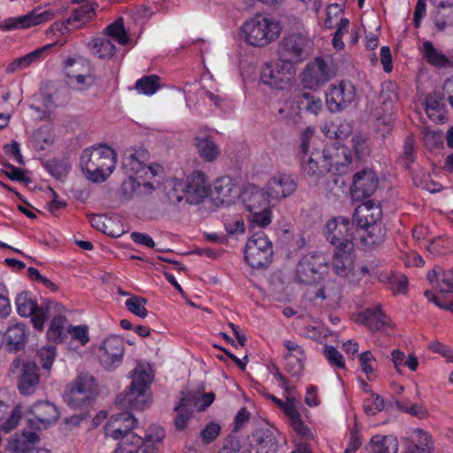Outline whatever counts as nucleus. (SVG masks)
Instances as JSON below:
<instances>
[{"label": "nucleus", "mask_w": 453, "mask_h": 453, "mask_svg": "<svg viewBox=\"0 0 453 453\" xmlns=\"http://www.w3.org/2000/svg\"><path fill=\"white\" fill-rule=\"evenodd\" d=\"M313 132L306 128L301 136V167L303 174L318 183L323 180L331 171L330 148H316L310 146Z\"/></svg>", "instance_id": "obj_1"}, {"label": "nucleus", "mask_w": 453, "mask_h": 453, "mask_svg": "<svg viewBox=\"0 0 453 453\" xmlns=\"http://www.w3.org/2000/svg\"><path fill=\"white\" fill-rule=\"evenodd\" d=\"M82 171L93 182H103L113 172L116 165V152L104 144L87 148L81 156Z\"/></svg>", "instance_id": "obj_2"}, {"label": "nucleus", "mask_w": 453, "mask_h": 453, "mask_svg": "<svg viewBox=\"0 0 453 453\" xmlns=\"http://www.w3.org/2000/svg\"><path fill=\"white\" fill-rule=\"evenodd\" d=\"M245 42L253 47H264L279 38L280 23L273 18L258 14L242 27Z\"/></svg>", "instance_id": "obj_3"}, {"label": "nucleus", "mask_w": 453, "mask_h": 453, "mask_svg": "<svg viewBox=\"0 0 453 453\" xmlns=\"http://www.w3.org/2000/svg\"><path fill=\"white\" fill-rule=\"evenodd\" d=\"M328 270V260L323 253L309 252L296 265L295 281L302 285L317 286L325 281Z\"/></svg>", "instance_id": "obj_4"}, {"label": "nucleus", "mask_w": 453, "mask_h": 453, "mask_svg": "<svg viewBox=\"0 0 453 453\" xmlns=\"http://www.w3.org/2000/svg\"><path fill=\"white\" fill-rule=\"evenodd\" d=\"M207 195L205 174L198 171L188 175L185 182L176 181L173 190L168 193V197L172 202L180 203L185 199L188 203L198 204Z\"/></svg>", "instance_id": "obj_5"}, {"label": "nucleus", "mask_w": 453, "mask_h": 453, "mask_svg": "<svg viewBox=\"0 0 453 453\" xmlns=\"http://www.w3.org/2000/svg\"><path fill=\"white\" fill-rule=\"evenodd\" d=\"M132 382L124 400L134 410H144L150 405V400L146 396V390L153 380L151 369L138 363L133 370Z\"/></svg>", "instance_id": "obj_6"}, {"label": "nucleus", "mask_w": 453, "mask_h": 453, "mask_svg": "<svg viewBox=\"0 0 453 453\" xmlns=\"http://www.w3.org/2000/svg\"><path fill=\"white\" fill-rule=\"evenodd\" d=\"M273 243L262 230L254 232L248 240L244 258L252 268L267 267L273 258Z\"/></svg>", "instance_id": "obj_7"}, {"label": "nucleus", "mask_w": 453, "mask_h": 453, "mask_svg": "<svg viewBox=\"0 0 453 453\" xmlns=\"http://www.w3.org/2000/svg\"><path fill=\"white\" fill-rule=\"evenodd\" d=\"M15 303L19 315L25 318L31 317L34 327L39 331L43 329L50 309L54 308L58 311L62 309V305L55 302H48L46 306H39L36 299L27 291L17 296Z\"/></svg>", "instance_id": "obj_8"}, {"label": "nucleus", "mask_w": 453, "mask_h": 453, "mask_svg": "<svg viewBox=\"0 0 453 453\" xmlns=\"http://www.w3.org/2000/svg\"><path fill=\"white\" fill-rule=\"evenodd\" d=\"M311 40L307 34L293 33L281 39L278 45V56L280 60L292 64L302 63L309 56Z\"/></svg>", "instance_id": "obj_9"}, {"label": "nucleus", "mask_w": 453, "mask_h": 453, "mask_svg": "<svg viewBox=\"0 0 453 453\" xmlns=\"http://www.w3.org/2000/svg\"><path fill=\"white\" fill-rule=\"evenodd\" d=\"M295 75V66L279 58L276 62L264 65L260 80L271 88L282 90L293 85Z\"/></svg>", "instance_id": "obj_10"}, {"label": "nucleus", "mask_w": 453, "mask_h": 453, "mask_svg": "<svg viewBox=\"0 0 453 453\" xmlns=\"http://www.w3.org/2000/svg\"><path fill=\"white\" fill-rule=\"evenodd\" d=\"M381 209L375 206L371 202H366L358 205L352 216V223L360 228H365L371 238L372 244L380 243L383 239L380 228L377 222L381 217Z\"/></svg>", "instance_id": "obj_11"}, {"label": "nucleus", "mask_w": 453, "mask_h": 453, "mask_svg": "<svg viewBox=\"0 0 453 453\" xmlns=\"http://www.w3.org/2000/svg\"><path fill=\"white\" fill-rule=\"evenodd\" d=\"M10 371L19 372L18 389L21 395H31L35 392L40 383L39 368L35 362H23L16 357L11 364Z\"/></svg>", "instance_id": "obj_12"}, {"label": "nucleus", "mask_w": 453, "mask_h": 453, "mask_svg": "<svg viewBox=\"0 0 453 453\" xmlns=\"http://www.w3.org/2000/svg\"><path fill=\"white\" fill-rule=\"evenodd\" d=\"M357 99L356 87L348 81L330 85L326 94V104L329 111L337 113L349 107Z\"/></svg>", "instance_id": "obj_13"}, {"label": "nucleus", "mask_w": 453, "mask_h": 453, "mask_svg": "<svg viewBox=\"0 0 453 453\" xmlns=\"http://www.w3.org/2000/svg\"><path fill=\"white\" fill-rule=\"evenodd\" d=\"M334 76V68L323 58H316L305 65L301 73V81L304 88L317 89Z\"/></svg>", "instance_id": "obj_14"}, {"label": "nucleus", "mask_w": 453, "mask_h": 453, "mask_svg": "<svg viewBox=\"0 0 453 453\" xmlns=\"http://www.w3.org/2000/svg\"><path fill=\"white\" fill-rule=\"evenodd\" d=\"M125 342L122 338L111 335L105 338L99 346V360L107 371H114L123 361Z\"/></svg>", "instance_id": "obj_15"}, {"label": "nucleus", "mask_w": 453, "mask_h": 453, "mask_svg": "<svg viewBox=\"0 0 453 453\" xmlns=\"http://www.w3.org/2000/svg\"><path fill=\"white\" fill-rule=\"evenodd\" d=\"M33 418L27 420V426L33 430L46 429L59 418L58 407L49 401H38L28 409Z\"/></svg>", "instance_id": "obj_16"}, {"label": "nucleus", "mask_w": 453, "mask_h": 453, "mask_svg": "<svg viewBox=\"0 0 453 453\" xmlns=\"http://www.w3.org/2000/svg\"><path fill=\"white\" fill-rule=\"evenodd\" d=\"M349 226V219L344 217L330 219L325 226L324 234L326 240L336 248L353 249Z\"/></svg>", "instance_id": "obj_17"}, {"label": "nucleus", "mask_w": 453, "mask_h": 453, "mask_svg": "<svg viewBox=\"0 0 453 453\" xmlns=\"http://www.w3.org/2000/svg\"><path fill=\"white\" fill-rule=\"evenodd\" d=\"M53 18L54 12L52 11L35 8L26 15L8 18L3 20L0 27L6 31L25 29L49 21Z\"/></svg>", "instance_id": "obj_18"}, {"label": "nucleus", "mask_w": 453, "mask_h": 453, "mask_svg": "<svg viewBox=\"0 0 453 453\" xmlns=\"http://www.w3.org/2000/svg\"><path fill=\"white\" fill-rule=\"evenodd\" d=\"M379 179L373 170L357 172L352 180L350 195L353 200L361 201L370 197L377 189Z\"/></svg>", "instance_id": "obj_19"}, {"label": "nucleus", "mask_w": 453, "mask_h": 453, "mask_svg": "<svg viewBox=\"0 0 453 453\" xmlns=\"http://www.w3.org/2000/svg\"><path fill=\"white\" fill-rule=\"evenodd\" d=\"M357 322L365 326L371 332H385L393 329L391 319L382 311L380 304L366 308L357 315Z\"/></svg>", "instance_id": "obj_20"}, {"label": "nucleus", "mask_w": 453, "mask_h": 453, "mask_svg": "<svg viewBox=\"0 0 453 453\" xmlns=\"http://www.w3.org/2000/svg\"><path fill=\"white\" fill-rule=\"evenodd\" d=\"M137 424L138 421L132 413L121 412L111 415L104 427L105 435L114 440L119 439L127 433H134L132 430Z\"/></svg>", "instance_id": "obj_21"}, {"label": "nucleus", "mask_w": 453, "mask_h": 453, "mask_svg": "<svg viewBox=\"0 0 453 453\" xmlns=\"http://www.w3.org/2000/svg\"><path fill=\"white\" fill-rule=\"evenodd\" d=\"M147 151L142 150L134 153L125 154L122 162V168L128 177L142 178V174L150 173L152 176L156 175V171L151 165H147Z\"/></svg>", "instance_id": "obj_22"}, {"label": "nucleus", "mask_w": 453, "mask_h": 453, "mask_svg": "<svg viewBox=\"0 0 453 453\" xmlns=\"http://www.w3.org/2000/svg\"><path fill=\"white\" fill-rule=\"evenodd\" d=\"M296 182L291 175L276 174L268 180L267 196L275 200L286 198L296 191Z\"/></svg>", "instance_id": "obj_23"}, {"label": "nucleus", "mask_w": 453, "mask_h": 453, "mask_svg": "<svg viewBox=\"0 0 453 453\" xmlns=\"http://www.w3.org/2000/svg\"><path fill=\"white\" fill-rule=\"evenodd\" d=\"M288 353L285 356V369L295 377H300L306 359L304 349L294 341L287 340L283 342Z\"/></svg>", "instance_id": "obj_24"}, {"label": "nucleus", "mask_w": 453, "mask_h": 453, "mask_svg": "<svg viewBox=\"0 0 453 453\" xmlns=\"http://www.w3.org/2000/svg\"><path fill=\"white\" fill-rule=\"evenodd\" d=\"M39 441L40 437L35 430H24L21 434H16L10 438L8 448L15 453H35Z\"/></svg>", "instance_id": "obj_25"}, {"label": "nucleus", "mask_w": 453, "mask_h": 453, "mask_svg": "<svg viewBox=\"0 0 453 453\" xmlns=\"http://www.w3.org/2000/svg\"><path fill=\"white\" fill-rule=\"evenodd\" d=\"M214 193L222 204L229 205L239 196L240 188L231 177L222 176L214 183Z\"/></svg>", "instance_id": "obj_26"}, {"label": "nucleus", "mask_w": 453, "mask_h": 453, "mask_svg": "<svg viewBox=\"0 0 453 453\" xmlns=\"http://www.w3.org/2000/svg\"><path fill=\"white\" fill-rule=\"evenodd\" d=\"M257 453H277L278 441L273 430L261 428L255 430L252 434Z\"/></svg>", "instance_id": "obj_27"}, {"label": "nucleus", "mask_w": 453, "mask_h": 453, "mask_svg": "<svg viewBox=\"0 0 453 453\" xmlns=\"http://www.w3.org/2000/svg\"><path fill=\"white\" fill-rule=\"evenodd\" d=\"M138 179L137 177H128L122 182L121 194L125 199L148 196L153 192L154 186L150 181L141 183Z\"/></svg>", "instance_id": "obj_28"}, {"label": "nucleus", "mask_w": 453, "mask_h": 453, "mask_svg": "<svg viewBox=\"0 0 453 453\" xmlns=\"http://www.w3.org/2000/svg\"><path fill=\"white\" fill-rule=\"evenodd\" d=\"M331 171L338 175L348 173L352 162L350 150L346 146L334 147L330 149Z\"/></svg>", "instance_id": "obj_29"}, {"label": "nucleus", "mask_w": 453, "mask_h": 453, "mask_svg": "<svg viewBox=\"0 0 453 453\" xmlns=\"http://www.w3.org/2000/svg\"><path fill=\"white\" fill-rule=\"evenodd\" d=\"M352 251L353 249L336 248L333 258V268L336 274L344 277L351 272L354 265Z\"/></svg>", "instance_id": "obj_30"}, {"label": "nucleus", "mask_w": 453, "mask_h": 453, "mask_svg": "<svg viewBox=\"0 0 453 453\" xmlns=\"http://www.w3.org/2000/svg\"><path fill=\"white\" fill-rule=\"evenodd\" d=\"M427 280L430 283H436L441 293H453V267L444 270L440 265H436L427 273Z\"/></svg>", "instance_id": "obj_31"}, {"label": "nucleus", "mask_w": 453, "mask_h": 453, "mask_svg": "<svg viewBox=\"0 0 453 453\" xmlns=\"http://www.w3.org/2000/svg\"><path fill=\"white\" fill-rule=\"evenodd\" d=\"M242 202L245 208L250 212L267 208L268 200L262 189L255 185H250L247 187L242 193Z\"/></svg>", "instance_id": "obj_32"}, {"label": "nucleus", "mask_w": 453, "mask_h": 453, "mask_svg": "<svg viewBox=\"0 0 453 453\" xmlns=\"http://www.w3.org/2000/svg\"><path fill=\"white\" fill-rule=\"evenodd\" d=\"M57 42L47 44L41 47L25 56L14 59L6 66V72L9 73H15L19 70H23L29 66L32 63L39 60L42 54L48 51L50 49L56 47Z\"/></svg>", "instance_id": "obj_33"}, {"label": "nucleus", "mask_w": 453, "mask_h": 453, "mask_svg": "<svg viewBox=\"0 0 453 453\" xmlns=\"http://www.w3.org/2000/svg\"><path fill=\"white\" fill-rule=\"evenodd\" d=\"M6 347L11 351L22 349L27 342V333L23 324H16L7 328L4 335Z\"/></svg>", "instance_id": "obj_34"}, {"label": "nucleus", "mask_w": 453, "mask_h": 453, "mask_svg": "<svg viewBox=\"0 0 453 453\" xmlns=\"http://www.w3.org/2000/svg\"><path fill=\"white\" fill-rule=\"evenodd\" d=\"M294 103L300 111L317 115L322 109V101L310 92H300L294 97Z\"/></svg>", "instance_id": "obj_35"}, {"label": "nucleus", "mask_w": 453, "mask_h": 453, "mask_svg": "<svg viewBox=\"0 0 453 453\" xmlns=\"http://www.w3.org/2000/svg\"><path fill=\"white\" fill-rule=\"evenodd\" d=\"M96 395L82 391L74 387H70L69 390L65 392V400L73 408H87L90 406L92 401L95 399Z\"/></svg>", "instance_id": "obj_36"}, {"label": "nucleus", "mask_w": 453, "mask_h": 453, "mask_svg": "<svg viewBox=\"0 0 453 453\" xmlns=\"http://www.w3.org/2000/svg\"><path fill=\"white\" fill-rule=\"evenodd\" d=\"M370 446L374 453H397L399 443L393 435L377 434L372 438Z\"/></svg>", "instance_id": "obj_37"}, {"label": "nucleus", "mask_w": 453, "mask_h": 453, "mask_svg": "<svg viewBox=\"0 0 453 453\" xmlns=\"http://www.w3.org/2000/svg\"><path fill=\"white\" fill-rule=\"evenodd\" d=\"M165 437V431L158 426L150 427L149 433L142 438V453H157V444Z\"/></svg>", "instance_id": "obj_38"}, {"label": "nucleus", "mask_w": 453, "mask_h": 453, "mask_svg": "<svg viewBox=\"0 0 453 453\" xmlns=\"http://www.w3.org/2000/svg\"><path fill=\"white\" fill-rule=\"evenodd\" d=\"M196 146L200 157L207 161H214L220 154L219 147L208 136L196 138Z\"/></svg>", "instance_id": "obj_39"}, {"label": "nucleus", "mask_w": 453, "mask_h": 453, "mask_svg": "<svg viewBox=\"0 0 453 453\" xmlns=\"http://www.w3.org/2000/svg\"><path fill=\"white\" fill-rule=\"evenodd\" d=\"M115 453H136L142 448V438L134 433H127L119 439Z\"/></svg>", "instance_id": "obj_40"}, {"label": "nucleus", "mask_w": 453, "mask_h": 453, "mask_svg": "<svg viewBox=\"0 0 453 453\" xmlns=\"http://www.w3.org/2000/svg\"><path fill=\"white\" fill-rule=\"evenodd\" d=\"M96 3H87L73 12L71 16L66 19L67 24H73L75 22H81L85 24L90 21L96 15Z\"/></svg>", "instance_id": "obj_41"}, {"label": "nucleus", "mask_w": 453, "mask_h": 453, "mask_svg": "<svg viewBox=\"0 0 453 453\" xmlns=\"http://www.w3.org/2000/svg\"><path fill=\"white\" fill-rule=\"evenodd\" d=\"M423 54L427 63L436 67H445L449 64L448 58L438 51L429 41L423 42Z\"/></svg>", "instance_id": "obj_42"}, {"label": "nucleus", "mask_w": 453, "mask_h": 453, "mask_svg": "<svg viewBox=\"0 0 453 453\" xmlns=\"http://www.w3.org/2000/svg\"><path fill=\"white\" fill-rule=\"evenodd\" d=\"M215 400V394L209 392L205 394L189 393L184 397V404L190 403L199 411H205Z\"/></svg>", "instance_id": "obj_43"}, {"label": "nucleus", "mask_w": 453, "mask_h": 453, "mask_svg": "<svg viewBox=\"0 0 453 453\" xmlns=\"http://www.w3.org/2000/svg\"><path fill=\"white\" fill-rule=\"evenodd\" d=\"M160 88L159 77L155 74L145 75L141 79L137 80L134 85V88L139 94L146 96H151L157 92Z\"/></svg>", "instance_id": "obj_44"}, {"label": "nucleus", "mask_w": 453, "mask_h": 453, "mask_svg": "<svg viewBox=\"0 0 453 453\" xmlns=\"http://www.w3.org/2000/svg\"><path fill=\"white\" fill-rule=\"evenodd\" d=\"M106 33L121 45H126L129 42V37L124 27L123 18H119L110 24L106 27Z\"/></svg>", "instance_id": "obj_45"}, {"label": "nucleus", "mask_w": 453, "mask_h": 453, "mask_svg": "<svg viewBox=\"0 0 453 453\" xmlns=\"http://www.w3.org/2000/svg\"><path fill=\"white\" fill-rule=\"evenodd\" d=\"M188 403L189 404H184V397H182L180 404L175 407L177 416L174 423L179 430L186 428L187 423L195 410V407L190 403Z\"/></svg>", "instance_id": "obj_46"}, {"label": "nucleus", "mask_w": 453, "mask_h": 453, "mask_svg": "<svg viewBox=\"0 0 453 453\" xmlns=\"http://www.w3.org/2000/svg\"><path fill=\"white\" fill-rule=\"evenodd\" d=\"M95 54L99 58H111L116 51L115 45L105 38H98L94 41Z\"/></svg>", "instance_id": "obj_47"}, {"label": "nucleus", "mask_w": 453, "mask_h": 453, "mask_svg": "<svg viewBox=\"0 0 453 453\" xmlns=\"http://www.w3.org/2000/svg\"><path fill=\"white\" fill-rule=\"evenodd\" d=\"M251 228L265 227L272 222L271 210L268 208H263L250 211V217Z\"/></svg>", "instance_id": "obj_48"}, {"label": "nucleus", "mask_w": 453, "mask_h": 453, "mask_svg": "<svg viewBox=\"0 0 453 453\" xmlns=\"http://www.w3.org/2000/svg\"><path fill=\"white\" fill-rule=\"evenodd\" d=\"M147 300L139 296H132L126 300V306L129 311L140 318H145L148 315V311L145 308Z\"/></svg>", "instance_id": "obj_49"}, {"label": "nucleus", "mask_w": 453, "mask_h": 453, "mask_svg": "<svg viewBox=\"0 0 453 453\" xmlns=\"http://www.w3.org/2000/svg\"><path fill=\"white\" fill-rule=\"evenodd\" d=\"M65 318L62 315L55 316L50 323V328L47 331V336L51 341L62 340L64 334V324Z\"/></svg>", "instance_id": "obj_50"}, {"label": "nucleus", "mask_w": 453, "mask_h": 453, "mask_svg": "<svg viewBox=\"0 0 453 453\" xmlns=\"http://www.w3.org/2000/svg\"><path fill=\"white\" fill-rule=\"evenodd\" d=\"M72 387L96 395V385L93 376L88 373L80 374L73 382Z\"/></svg>", "instance_id": "obj_51"}, {"label": "nucleus", "mask_w": 453, "mask_h": 453, "mask_svg": "<svg viewBox=\"0 0 453 453\" xmlns=\"http://www.w3.org/2000/svg\"><path fill=\"white\" fill-rule=\"evenodd\" d=\"M221 426L216 422L208 423L200 433V438L203 444L207 445L214 441L220 434Z\"/></svg>", "instance_id": "obj_52"}, {"label": "nucleus", "mask_w": 453, "mask_h": 453, "mask_svg": "<svg viewBox=\"0 0 453 453\" xmlns=\"http://www.w3.org/2000/svg\"><path fill=\"white\" fill-rule=\"evenodd\" d=\"M106 222L107 219L101 215H93L90 218L91 226L109 236L119 237L124 233V230L120 228L118 231H108V224Z\"/></svg>", "instance_id": "obj_53"}, {"label": "nucleus", "mask_w": 453, "mask_h": 453, "mask_svg": "<svg viewBox=\"0 0 453 453\" xmlns=\"http://www.w3.org/2000/svg\"><path fill=\"white\" fill-rule=\"evenodd\" d=\"M393 127V116L391 112H388L380 116L375 120V131L382 137L388 135Z\"/></svg>", "instance_id": "obj_54"}, {"label": "nucleus", "mask_w": 453, "mask_h": 453, "mask_svg": "<svg viewBox=\"0 0 453 453\" xmlns=\"http://www.w3.org/2000/svg\"><path fill=\"white\" fill-rule=\"evenodd\" d=\"M22 416V407L19 404L16 405L13 410L12 411L11 415L9 418L1 425V429L4 433H10L13 429H15Z\"/></svg>", "instance_id": "obj_55"}, {"label": "nucleus", "mask_w": 453, "mask_h": 453, "mask_svg": "<svg viewBox=\"0 0 453 453\" xmlns=\"http://www.w3.org/2000/svg\"><path fill=\"white\" fill-rule=\"evenodd\" d=\"M45 169L56 179H61L68 173L67 165L57 159L49 160L45 164Z\"/></svg>", "instance_id": "obj_56"}, {"label": "nucleus", "mask_w": 453, "mask_h": 453, "mask_svg": "<svg viewBox=\"0 0 453 453\" xmlns=\"http://www.w3.org/2000/svg\"><path fill=\"white\" fill-rule=\"evenodd\" d=\"M38 358L42 364V366L45 370H50L56 358V348L50 346L47 348H42L38 351Z\"/></svg>", "instance_id": "obj_57"}, {"label": "nucleus", "mask_w": 453, "mask_h": 453, "mask_svg": "<svg viewBox=\"0 0 453 453\" xmlns=\"http://www.w3.org/2000/svg\"><path fill=\"white\" fill-rule=\"evenodd\" d=\"M349 21L346 18H342L337 24V28L333 38V45L335 49H342L344 46L342 36L348 33Z\"/></svg>", "instance_id": "obj_58"}, {"label": "nucleus", "mask_w": 453, "mask_h": 453, "mask_svg": "<svg viewBox=\"0 0 453 453\" xmlns=\"http://www.w3.org/2000/svg\"><path fill=\"white\" fill-rule=\"evenodd\" d=\"M412 442L423 448H426V450L430 452L433 446L431 435L421 428H415L412 431Z\"/></svg>", "instance_id": "obj_59"}, {"label": "nucleus", "mask_w": 453, "mask_h": 453, "mask_svg": "<svg viewBox=\"0 0 453 453\" xmlns=\"http://www.w3.org/2000/svg\"><path fill=\"white\" fill-rule=\"evenodd\" d=\"M324 353L330 365L338 368L345 367L343 357L336 348L334 346H326Z\"/></svg>", "instance_id": "obj_60"}, {"label": "nucleus", "mask_w": 453, "mask_h": 453, "mask_svg": "<svg viewBox=\"0 0 453 453\" xmlns=\"http://www.w3.org/2000/svg\"><path fill=\"white\" fill-rule=\"evenodd\" d=\"M4 166L9 168L10 171L3 170L2 172L10 180L16 181H23L25 183L31 182V179L29 177H26L25 170L19 167H15L10 163L4 164Z\"/></svg>", "instance_id": "obj_61"}, {"label": "nucleus", "mask_w": 453, "mask_h": 453, "mask_svg": "<svg viewBox=\"0 0 453 453\" xmlns=\"http://www.w3.org/2000/svg\"><path fill=\"white\" fill-rule=\"evenodd\" d=\"M12 311L8 291L4 284L0 283V317H7Z\"/></svg>", "instance_id": "obj_62"}, {"label": "nucleus", "mask_w": 453, "mask_h": 453, "mask_svg": "<svg viewBox=\"0 0 453 453\" xmlns=\"http://www.w3.org/2000/svg\"><path fill=\"white\" fill-rule=\"evenodd\" d=\"M359 361L361 369L366 375L373 372L372 363L376 362V359L371 351L361 353L359 355Z\"/></svg>", "instance_id": "obj_63"}, {"label": "nucleus", "mask_w": 453, "mask_h": 453, "mask_svg": "<svg viewBox=\"0 0 453 453\" xmlns=\"http://www.w3.org/2000/svg\"><path fill=\"white\" fill-rule=\"evenodd\" d=\"M68 333L73 339L78 340L81 345L87 344L89 341L88 326H71Z\"/></svg>", "instance_id": "obj_64"}]
</instances>
